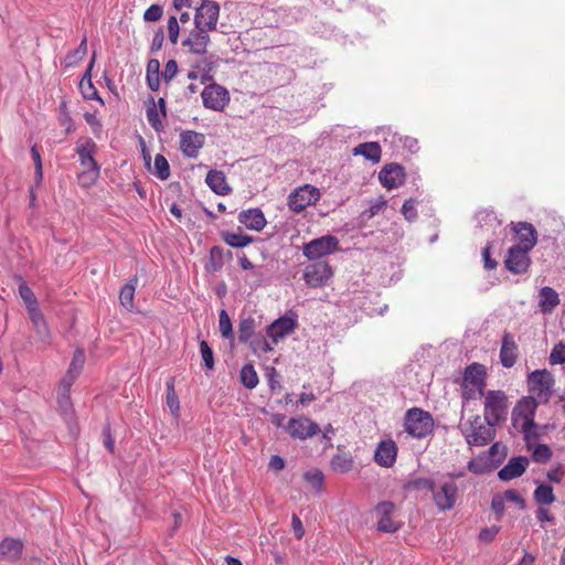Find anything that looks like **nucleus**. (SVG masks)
<instances>
[{
    "mask_svg": "<svg viewBox=\"0 0 565 565\" xmlns=\"http://www.w3.org/2000/svg\"><path fill=\"white\" fill-rule=\"evenodd\" d=\"M238 221L252 231L260 232L266 225L264 213L259 209L244 210L238 214Z\"/></svg>",
    "mask_w": 565,
    "mask_h": 565,
    "instance_id": "nucleus-24",
    "label": "nucleus"
},
{
    "mask_svg": "<svg viewBox=\"0 0 565 565\" xmlns=\"http://www.w3.org/2000/svg\"><path fill=\"white\" fill-rule=\"evenodd\" d=\"M482 257L484 262V267L489 270L494 269L497 267V262L490 257V246H486L482 250Z\"/></svg>",
    "mask_w": 565,
    "mask_h": 565,
    "instance_id": "nucleus-62",
    "label": "nucleus"
},
{
    "mask_svg": "<svg viewBox=\"0 0 565 565\" xmlns=\"http://www.w3.org/2000/svg\"><path fill=\"white\" fill-rule=\"evenodd\" d=\"M205 182L217 195H227L232 191L223 171L210 170L206 174Z\"/></svg>",
    "mask_w": 565,
    "mask_h": 565,
    "instance_id": "nucleus-25",
    "label": "nucleus"
},
{
    "mask_svg": "<svg viewBox=\"0 0 565 565\" xmlns=\"http://www.w3.org/2000/svg\"><path fill=\"white\" fill-rule=\"evenodd\" d=\"M77 377L72 374H65V376L61 380L58 386V395L66 396V399H70L71 387Z\"/></svg>",
    "mask_w": 565,
    "mask_h": 565,
    "instance_id": "nucleus-49",
    "label": "nucleus"
},
{
    "mask_svg": "<svg viewBox=\"0 0 565 565\" xmlns=\"http://www.w3.org/2000/svg\"><path fill=\"white\" fill-rule=\"evenodd\" d=\"M550 364H565V343L559 342L555 344L548 358Z\"/></svg>",
    "mask_w": 565,
    "mask_h": 565,
    "instance_id": "nucleus-46",
    "label": "nucleus"
},
{
    "mask_svg": "<svg viewBox=\"0 0 565 565\" xmlns=\"http://www.w3.org/2000/svg\"><path fill=\"white\" fill-rule=\"evenodd\" d=\"M402 214L405 216L406 220L412 221L417 216L416 207H415V201L414 200H406L402 206Z\"/></svg>",
    "mask_w": 565,
    "mask_h": 565,
    "instance_id": "nucleus-52",
    "label": "nucleus"
},
{
    "mask_svg": "<svg viewBox=\"0 0 565 565\" xmlns=\"http://www.w3.org/2000/svg\"><path fill=\"white\" fill-rule=\"evenodd\" d=\"M145 162L152 174L157 175L160 180H167L170 177V166L166 157L161 153L156 154L153 168L150 167V154L146 153L142 149Z\"/></svg>",
    "mask_w": 565,
    "mask_h": 565,
    "instance_id": "nucleus-27",
    "label": "nucleus"
},
{
    "mask_svg": "<svg viewBox=\"0 0 565 565\" xmlns=\"http://www.w3.org/2000/svg\"><path fill=\"white\" fill-rule=\"evenodd\" d=\"M178 73V64L174 60H170L166 63L164 65V71H163V78L169 82L170 79H172Z\"/></svg>",
    "mask_w": 565,
    "mask_h": 565,
    "instance_id": "nucleus-57",
    "label": "nucleus"
},
{
    "mask_svg": "<svg viewBox=\"0 0 565 565\" xmlns=\"http://www.w3.org/2000/svg\"><path fill=\"white\" fill-rule=\"evenodd\" d=\"M248 342L252 351L255 354L259 355L262 353H268L273 351V347L263 335L255 337L254 339H250Z\"/></svg>",
    "mask_w": 565,
    "mask_h": 565,
    "instance_id": "nucleus-42",
    "label": "nucleus"
},
{
    "mask_svg": "<svg viewBox=\"0 0 565 565\" xmlns=\"http://www.w3.org/2000/svg\"><path fill=\"white\" fill-rule=\"evenodd\" d=\"M84 118L86 122L93 128V132L97 135L102 130V124L97 119L96 114L94 113H85Z\"/></svg>",
    "mask_w": 565,
    "mask_h": 565,
    "instance_id": "nucleus-59",
    "label": "nucleus"
},
{
    "mask_svg": "<svg viewBox=\"0 0 565 565\" xmlns=\"http://www.w3.org/2000/svg\"><path fill=\"white\" fill-rule=\"evenodd\" d=\"M220 15V6L212 0H203L196 8L194 15V26L199 30L212 32L216 30Z\"/></svg>",
    "mask_w": 565,
    "mask_h": 565,
    "instance_id": "nucleus-7",
    "label": "nucleus"
},
{
    "mask_svg": "<svg viewBox=\"0 0 565 565\" xmlns=\"http://www.w3.org/2000/svg\"><path fill=\"white\" fill-rule=\"evenodd\" d=\"M285 467L284 459L278 455H273L269 460V468L275 471H280Z\"/></svg>",
    "mask_w": 565,
    "mask_h": 565,
    "instance_id": "nucleus-64",
    "label": "nucleus"
},
{
    "mask_svg": "<svg viewBox=\"0 0 565 565\" xmlns=\"http://www.w3.org/2000/svg\"><path fill=\"white\" fill-rule=\"evenodd\" d=\"M494 426L483 423L480 416H476L473 420L463 425V435L467 443L471 446H484L494 437Z\"/></svg>",
    "mask_w": 565,
    "mask_h": 565,
    "instance_id": "nucleus-6",
    "label": "nucleus"
},
{
    "mask_svg": "<svg viewBox=\"0 0 565 565\" xmlns=\"http://www.w3.org/2000/svg\"><path fill=\"white\" fill-rule=\"evenodd\" d=\"M28 312L33 327H38L45 322L44 316L39 309V306L28 309Z\"/></svg>",
    "mask_w": 565,
    "mask_h": 565,
    "instance_id": "nucleus-55",
    "label": "nucleus"
},
{
    "mask_svg": "<svg viewBox=\"0 0 565 565\" xmlns=\"http://www.w3.org/2000/svg\"><path fill=\"white\" fill-rule=\"evenodd\" d=\"M379 179L388 190L398 188L405 181L404 168L397 163L387 164L379 173Z\"/></svg>",
    "mask_w": 565,
    "mask_h": 565,
    "instance_id": "nucleus-18",
    "label": "nucleus"
},
{
    "mask_svg": "<svg viewBox=\"0 0 565 565\" xmlns=\"http://www.w3.org/2000/svg\"><path fill=\"white\" fill-rule=\"evenodd\" d=\"M163 41H164V33H163V30L162 29H159L154 35H153V39H152V43H151V49L153 51H158L161 49L162 44H163Z\"/></svg>",
    "mask_w": 565,
    "mask_h": 565,
    "instance_id": "nucleus-63",
    "label": "nucleus"
},
{
    "mask_svg": "<svg viewBox=\"0 0 565 565\" xmlns=\"http://www.w3.org/2000/svg\"><path fill=\"white\" fill-rule=\"evenodd\" d=\"M241 382L246 388H255L258 384V375L252 364H245L241 370Z\"/></svg>",
    "mask_w": 565,
    "mask_h": 565,
    "instance_id": "nucleus-35",
    "label": "nucleus"
},
{
    "mask_svg": "<svg viewBox=\"0 0 565 565\" xmlns=\"http://www.w3.org/2000/svg\"><path fill=\"white\" fill-rule=\"evenodd\" d=\"M539 307L543 313H552L559 305L558 294L552 287H543L539 292Z\"/></svg>",
    "mask_w": 565,
    "mask_h": 565,
    "instance_id": "nucleus-26",
    "label": "nucleus"
},
{
    "mask_svg": "<svg viewBox=\"0 0 565 565\" xmlns=\"http://www.w3.org/2000/svg\"><path fill=\"white\" fill-rule=\"evenodd\" d=\"M552 457V450L547 445L540 444L537 445L533 452H532V459L535 462L544 463L547 462Z\"/></svg>",
    "mask_w": 565,
    "mask_h": 565,
    "instance_id": "nucleus-45",
    "label": "nucleus"
},
{
    "mask_svg": "<svg viewBox=\"0 0 565 565\" xmlns=\"http://www.w3.org/2000/svg\"><path fill=\"white\" fill-rule=\"evenodd\" d=\"M321 193L318 188L305 184L296 188L287 199V204L294 213H301L308 206L315 205L320 200Z\"/></svg>",
    "mask_w": 565,
    "mask_h": 565,
    "instance_id": "nucleus-5",
    "label": "nucleus"
},
{
    "mask_svg": "<svg viewBox=\"0 0 565 565\" xmlns=\"http://www.w3.org/2000/svg\"><path fill=\"white\" fill-rule=\"evenodd\" d=\"M536 518L541 522V526L544 527V523H555V516L552 514L548 508L540 505L536 510Z\"/></svg>",
    "mask_w": 565,
    "mask_h": 565,
    "instance_id": "nucleus-51",
    "label": "nucleus"
},
{
    "mask_svg": "<svg viewBox=\"0 0 565 565\" xmlns=\"http://www.w3.org/2000/svg\"><path fill=\"white\" fill-rule=\"evenodd\" d=\"M381 153V147L377 142L360 143L353 149V154H361L365 159L371 160L374 163L380 162Z\"/></svg>",
    "mask_w": 565,
    "mask_h": 565,
    "instance_id": "nucleus-29",
    "label": "nucleus"
},
{
    "mask_svg": "<svg viewBox=\"0 0 565 565\" xmlns=\"http://www.w3.org/2000/svg\"><path fill=\"white\" fill-rule=\"evenodd\" d=\"M404 427L408 435L422 439L433 433L434 419L428 412L412 408L406 413Z\"/></svg>",
    "mask_w": 565,
    "mask_h": 565,
    "instance_id": "nucleus-4",
    "label": "nucleus"
},
{
    "mask_svg": "<svg viewBox=\"0 0 565 565\" xmlns=\"http://www.w3.org/2000/svg\"><path fill=\"white\" fill-rule=\"evenodd\" d=\"M209 43L210 33L194 26V30L189 33L182 45L188 47L191 53L203 55L207 51Z\"/></svg>",
    "mask_w": 565,
    "mask_h": 565,
    "instance_id": "nucleus-22",
    "label": "nucleus"
},
{
    "mask_svg": "<svg viewBox=\"0 0 565 565\" xmlns=\"http://www.w3.org/2000/svg\"><path fill=\"white\" fill-rule=\"evenodd\" d=\"M35 329V332L39 337V340L44 342V343H50L51 341V332H50V329L46 324V321L41 323L40 326L38 327H34Z\"/></svg>",
    "mask_w": 565,
    "mask_h": 565,
    "instance_id": "nucleus-58",
    "label": "nucleus"
},
{
    "mask_svg": "<svg viewBox=\"0 0 565 565\" xmlns=\"http://www.w3.org/2000/svg\"><path fill=\"white\" fill-rule=\"evenodd\" d=\"M515 233V246H521L523 249L532 250L537 243V232L535 227L527 222H519L513 226Z\"/></svg>",
    "mask_w": 565,
    "mask_h": 565,
    "instance_id": "nucleus-16",
    "label": "nucleus"
},
{
    "mask_svg": "<svg viewBox=\"0 0 565 565\" xmlns=\"http://www.w3.org/2000/svg\"><path fill=\"white\" fill-rule=\"evenodd\" d=\"M534 500L540 505L552 504L556 500L552 486L547 483L540 484L534 491Z\"/></svg>",
    "mask_w": 565,
    "mask_h": 565,
    "instance_id": "nucleus-33",
    "label": "nucleus"
},
{
    "mask_svg": "<svg viewBox=\"0 0 565 565\" xmlns=\"http://www.w3.org/2000/svg\"><path fill=\"white\" fill-rule=\"evenodd\" d=\"M147 120L149 122V125L156 130V131H160L162 130L163 126H162V121H161V116L162 114L159 111V109L157 108V105L154 104V100L153 98H151V106H149L147 108Z\"/></svg>",
    "mask_w": 565,
    "mask_h": 565,
    "instance_id": "nucleus-37",
    "label": "nucleus"
},
{
    "mask_svg": "<svg viewBox=\"0 0 565 565\" xmlns=\"http://www.w3.org/2000/svg\"><path fill=\"white\" fill-rule=\"evenodd\" d=\"M96 143L90 138H82L77 141L76 152L83 168L79 181L83 185L93 184L99 177V166L94 159Z\"/></svg>",
    "mask_w": 565,
    "mask_h": 565,
    "instance_id": "nucleus-2",
    "label": "nucleus"
},
{
    "mask_svg": "<svg viewBox=\"0 0 565 565\" xmlns=\"http://www.w3.org/2000/svg\"><path fill=\"white\" fill-rule=\"evenodd\" d=\"M331 466L335 471L347 472L352 469L353 460L345 455L339 454L332 458Z\"/></svg>",
    "mask_w": 565,
    "mask_h": 565,
    "instance_id": "nucleus-43",
    "label": "nucleus"
},
{
    "mask_svg": "<svg viewBox=\"0 0 565 565\" xmlns=\"http://www.w3.org/2000/svg\"><path fill=\"white\" fill-rule=\"evenodd\" d=\"M502 499H503V501L514 502V503L519 504L520 508H522V509L525 507L524 499L515 490H507L503 493Z\"/></svg>",
    "mask_w": 565,
    "mask_h": 565,
    "instance_id": "nucleus-56",
    "label": "nucleus"
},
{
    "mask_svg": "<svg viewBox=\"0 0 565 565\" xmlns=\"http://www.w3.org/2000/svg\"><path fill=\"white\" fill-rule=\"evenodd\" d=\"M23 550V544L20 540L7 537L0 543V557L4 559H18Z\"/></svg>",
    "mask_w": 565,
    "mask_h": 565,
    "instance_id": "nucleus-28",
    "label": "nucleus"
},
{
    "mask_svg": "<svg viewBox=\"0 0 565 565\" xmlns=\"http://www.w3.org/2000/svg\"><path fill=\"white\" fill-rule=\"evenodd\" d=\"M19 294L23 299L26 309L39 306L34 292L24 281H22L19 286Z\"/></svg>",
    "mask_w": 565,
    "mask_h": 565,
    "instance_id": "nucleus-44",
    "label": "nucleus"
},
{
    "mask_svg": "<svg viewBox=\"0 0 565 565\" xmlns=\"http://www.w3.org/2000/svg\"><path fill=\"white\" fill-rule=\"evenodd\" d=\"M201 97L203 106L214 111L224 110L231 99L228 90L216 83L206 85L201 93Z\"/></svg>",
    "mask_w": 565,
    "mask_h": 565,
    "instance_id": "nucleus-9",
    "label": "nucleus"
},
{
    "mask_svg": "<svg viewBox=\"0 0 565 565\" xmlns=\"http://www.w3.org/2000/svg\"><path fill=\"white\" fill-rule=\"evenodd\" d=\"M162 8L159 4H151L143 13L145 21L156 22L162 17Z\"/></svg>",
    "mask_w": 565,
    "mask_h": 565,
    "instance_id": "nucleus-50",
    "label": "nucleus"
},
{
    "mask_svg": "<svg viewBox=\"0 0 565 565\" xmlns=\"http://www.w3.org/2000/svg\"><path fill=\"white\" fill-rule=\"evenodd\" d=\"M303 479L315 490H317V491L322 490L323 482H324V475L321 470H319V469L309 470L303 475Z\"/></svg>",
    "mask_w": 565,
    "mask_h": 565,
    "instance_id": "nucleus-39",
    "label": "nucleus"
},
{
    "mask_svg": "<svg viewBox=\"0 0 565 565\" xmlns=\"http://www.w3.org/2000/svg\"><path fill=\"white\" fill-rule=\"evenodd\" d=\"M167 405L173 414H178L180 409L179 397L174 390V377L167 381Z\"/></svg>",
    "mask_w": 565,
    "mask_h": 565,
    "instance_id": "nucleus-38",
    "label": "nucleus"
},
{
    "mask_svg": "<svg viewBox=\"0 0 565 565\" xmlns=\"http://www.w3.org/2000/svg\"><path fill=\"white\" fill-rule=\"evenodd\" d=\"M200 352L205 367L212 370L214 367V354L212 348L205 340L200 342Z\"/></svg>",
    "mask_w": 565,
    "mask_h": 565,
    "instance_id": "nucleus-47",
    "label": "nucleus"
},
{
    "mask_svg": "<svg viewBox=\"0 0 565 565\" xmlns=\"http://www.w3.org/2000/svg\"><path fill=\"white\" fill-rule=\"evenodd\" d=\"M218 329H220V332L223 338H225V339L234 338L232 321H231L230 316L226 312V310H221V312H220Z\"/></svg>",
    "mask_w": 565,
    "mask_h": 565,
    "instance_id": "nucleus-41",
    "label": "nucleus"
},
{
    "mask_svg": "<svg viewBox=\"0 0 565 565\" xmlns=\"http://www.w3.org/2000/svg\"><path fill=\"white\" fill-rule=\"evenodd\" d=\"M487 371L486 366L480 363H472L468 365L463 373V386L467 388L469 385L477 388L481 395L486 387Z\"/></svg>",
    "mask_w": 565,
    "mask_h": 565,
    "instance_id": "nucleus-17",
    "label": "nucleus"
},
{
    "mask_svg": "<svg viewBox=\"0 0 565 565\" xmlns=\"http://www.w3.org/2000/svg\"><path fill=\"white\" fill-rule=\"evenodd\" d=\"M530 250L521 246H512L508 249L504 265L512 274H525L531 266Z\"/></svg>",
    "mask_w": 565,
    "mask_h": 565,
    "instance_id": "nucleus-13",
    "label": "nucleus"
},
{
    "mask_svg": "<svg viewBox=\"0 0 565 565\" xmlns=\"http://www.w3.org/2000/svg\"><path fill=\"white\" fill-rule=\"evenodd\" d=\"M58 121L60 125L65 128V132L67 135L75 131V124L68 113L63 111L58 118Z\"/></svg>",
    "mask_w": 565,
    "mask_h": 565,
    "instance_id": "nucleus-54",
    "label": "nucleus"
},
{
    "mask_svg": "<svg viewBox=\"0 0 565 565\" xmlns=\"http://www.w3.org/2000/svg\"><path fill=\"white\" fill-rule=\"evenodd\" d=\"M339 249V239L333 235H324L310 241L302 247V254L308 259H319Z\"/></svg>",
    "mask_w": 565,
    "mask_h": 565,
    "instance_id": "nucleus-8",
    "label": "nucleus"
},
{
    "mask_svg": "<svg viewBox=\"0 0 565 565\" xmlns=\"http://www.w3.org/2000/svg\"><path fill=\"white\" fill-rule=\"evenodd\" d=\"M458 488L455 482H444L438 487L435 486L433 491V500L440 511L454 508L457 499Z\"/></svg>",
    "mask_w": 565,
    "mask_h": 565,
    "instance_id": "nucleus-14",
    "label": "nucleus"
},
{
    "mask_svg": "<svg viewBox=\"0 0 565 565\" xmlns=\"http://www.w3.org/2000/svg\"><path fill=\"white\" fill-rule=\"evenodd\" d=\"M291 524H292V529H294L296 537L298 540L302 539L305 535V527L302 525L301 520L296 514H292Z\"/></svg>",
    "mask_w": 565,
    "mask_h": 565,
    "instance_id": "nucleus-61",
    "label": "nucleus"
},
{
    "mask_svg": "<svg viewBox=\"0 0 565 565\" xmlns=\"http://www.w3.org/2000/svg\"><path fill=\"white\" fill-rule=\"evenodd\" d=\"M290 437L305 440L317 435L320 427L308 417L290 418L285 427Z\"/></svg>",
    "mask_w": 565,
    "mask_h": 565,
    "instance_id": "nucleus-12",
    "label": "nucleus"
},
{
    "mask_svg": "<svg viewBox=\"0 0 565 565\" xmlns=\"http://www.w3.org/2000/svg\"><path fill=\"white\" fill-rule=\"evenodd\" d=\"M554 376L544 370H535L527 376V387L531 393L518 403L513 409V426L524 434L527 443L539 438V427L534 422V415L539 403H547L553 393Z\"/></svg>",
    "mask_w": 565,
    "mask_h": 565,
    "instance_id": "nucleus-1",
    "label": "nucleus"
},
{
    "mask_svg": "<svg viewBox=\"0 0 565 565\" xmlns=\"http://www.w3.org/2000/svg\"><path fill=\"white\" fill-rule=\"evenodd\" d=\"M397 456V446L396 443L392 439L382 440L374 452V460L377 465L391 468L395 461Z\"/></svg>",
    "mask_w": 565,
    "mask_h": 565,
    "instance_id": "nucleus-20",
    "label": "nucleus"
},
{
    "mask_svg": "<svg viewBox=\"0 0 565 565\" xmlns=\"http://www.w3.org/2000/svg\"><path fill=\"white\" fill-rule=\"evenodd\" d=\"M84 364L85 353L83 350L77 349L73 354L70 367L67 370V374H72L73 376L77 377L82 372Z\"/></svg>",
    "mask_w": 565,
    "mask_h": 565,
    "instance_id": "nucleus-40",
    "label": "nucleus"
},
{
    "mask_svg": "<svg viewBox=\"0 0 565 565\" xmlns=\"http://www.w3.org/2000/svg\"><path fill=\"white\" fill-rule=\"evenodd\" d=\"M519 358V348L510 332H505L502 337V343L500 349V362L501 364L510 369L515 365Z\"/></svg>",
    "mask_w": 565,
    "mask_h": 565,
    "instance_id": "nucleus-21",
    "label": "nucleus"
},
{
    "mask_svg": "<svg viewBox=\"0 0 565 565\" xmlns=\"http://www.w3.org/2000/svg\"><path fill=\"white\" fill-rule=\"evenodd\" d=\"M87 54V39L86 36L82 40L81 44L77 49L70 52L65 58H64V65L65 67H74L76 66L81 61L84 60V57Z\"/></svg>",
    "mask_w": 565,
    "mask_h": 565,
    "instance_id": "nucleus-32",
    "label": "nucleus"
},
{
    "mask_svg": "<svg viewBox=\"0 0 565 565\" xmlns=\"http://www.w3.org/2000/svg\"><path fill=\"white\" fill-rule=\"evenodd\" d=\"M223 238L227 245L235 248L245 247L253 241V238L248 235H243L233 232L225 233Z\"/></svg>",
    "mask_w": 565,
    "mask_h": 565,
    "instance_id": "nucleus-36",
    "label": "nucleus"
},
{
    "mask_svg": "<svg viewBox=\"0 0 565 565\" xmlns=\"http://www.w3.org/2000/svg\"><path fill=\"white\" fill-rule=\"evenodd\" d=\"M93 64H94V58L90 61L89 66L81 82V85H79L81 92L85 99H96L102 105H104V100L98 95L97 89L93 86V84L90 82V70L93 67Z\"/></svg>",
    "mask_w": 565,
    "mask_h": 565,
    "instance_id": "nucleus-30",
    "label": "nucleus"
},
{
    "mask_svg": "<svg viewBox=\"0 0 565 565\" xmlns=\"http://www.w3.org/2000/svg\"><path fill=\"white\" fill-rule=\"evenodd\" d=\"M297 321L290 317H280L267 328V335L276 344L296 329Z\"/></svg>",
    "mask_w": 565,
    "mask_h": 565,
    "instance_id": "nucleus-19",
    "label": "nucleus"
},
{
    "mask_svg": "<svg viewBox=\"0 0 565 565\" xmlns=\"http://www.w3.org/2000/svg\"><path fill=\"white\" fill-rule=\"evenodd\" d=\"M137 278L129 280L126 285L122 286L119 294V301L122 307L127 310L131 311L134 308V297L136 290Z\"/></svg>",
    "mask_w": 565,
    "mask_h": 565,
    "instance_id": "nucleus-31",
    "label": "nucleus"
},
{
    "mask_svg": "<svg viewBox=\"0 0 565 565\" xmlns=\"http://www.w3.org/2000/svg\"><path fill=\"white\" fill-rule=\"evenodd\" d=\"M529 465L526 457H514L499 471L498 476L501 480L509 481L522 476Z\"/></svg>",
    "mask_w": 565,
    "mask_h": 565,
    "instance_id": "nucleus-23",
    "label": "nucleus"
},
{
    "mask_svg": "<svg viewBox=\"0 0 565 565\" xmlns=\"http://www.w3.org/2000/svg\"><path fill=\"white\" fill-rule=\"evenodd\" d=\"M180 26L178 23V19L174 15H171L168 20V36L172 44H177L179 40Z\"/></svg>",
    "mask_w": 565,
    "mask_h": 565,
    "instance_id": "nucleus-48",
    "label": "nucleus"
},
{
    "mask_svg": "<svg viewBox=\"0 0 565 565\" xmlns=\"http://www.w3.org/2000/svg\"><path fill=\"white\" fill-rule=\"evenodd\" d=\"M375 514L377 518L376 527L383 533H394L401 527V522L394 516L396 505L391 501L380 502L375 507Z\"/></svg>",
    "mask_w": 565,
    "mask_h": 565,
    "instance_id": "nucleus-11",
    "label": "nucleus"
},
{
    "mask_svg": "<svg viewBox=\"0 0 565 565\" xmlns=\"http://www.w3.org/2000/svg\"><path fill=\"white\" fill-rule=\"evenodd\" d=\"M499 529L497 526L482 529L479 533V539L483 542H491L498 534Z\"/></svg>",
    "mask_w": 565,
    "mask_h": 565,
    "instance_id": "nucleus-60",
    "label": "nucleus"
},
{
    "mask_svg": "<svg viewBox=\"0 0 565 565\" xmlns=\"http://www.w3.org/2000/svg\"><path fill=\"white\" fill-rule=\"evenodd\" d=\"M256 328L255 320L250 317L242 319L238 324V340L242 343H247L254 335Z\"/></svg>",
    "mask_w": 565,
    "mask_h": 565,
    "instance_id": "nucleus-34",
    "label": "nucleus"
},
{
    "mask_svg": "<svg viewBox=\"0 0 565 565\" xmlns=\"http://www.w3.org/2000/svg\"><path fill=\"white\" fill-rule=\"evenodd\" d=\"M333 270L328 262H316L306 266L303 280L311 288H319L328 284Z\"/></svg>",
    "mask_w": 565,
    "mask_h": 565,
    "instance_id": "nucleus-10",
    "label": "nucleus"
},
{
    "mask_svg": "<svg viewBox=\"0 0 565 565\" xmlns=\"http://www.w3.org/2000/svg\"><path fill=\"white\" fill-rule=\"evenodd\" d=\"M435 482L431 479L422 478L416 479L412 482V487L417 490H428L433 493L435 488Z\"/></svg>",
    "mask_w": 565,
    "mask_h": 565,
    "instance_id": "nucleus-53",
    "label": "nucleus"
},
{
    "mask_svg": "<svg viewBox=\"0 0 565 565\" xmlns=\"http://www.w3.org/2000/svg\"><path fill=\"white\" fill-rule=\"evenodd\" d=\"M508 396L503 391H489L484 395V420L489 426H495L507 419Z\"/></svg>",
    "mask_w": 565,
    "mask_h": 565,
    "instance_id": "nucleus-3",
    "label": "nucleus"
},
{
    "mask_svg": "<svg viewBox=\"0 0 565 565\" xmlns=\"http://www.w3.org/2000/svg\"><path fill=\"white\" fill-rule=\"evenodd\" d=\"M205 143V137L194 130H184L180 134V150L186 158L195 159Z\"/></svg>",
    "mask_w": 565,
    "mask_h": 565,
    "instance_id": "nucleus-15",
    "label": "nucleus"
}]
</instances>
